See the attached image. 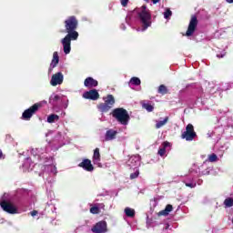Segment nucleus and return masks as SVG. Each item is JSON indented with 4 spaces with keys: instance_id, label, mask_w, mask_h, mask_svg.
Masks as SVG:
<instances>
[{
    "instance_id": "8",
    "label": "nucleus",
    "mask_w": 233,
    "mask_h": 233,
    "mask_svg": "<svg viewBox=\"0 0 233 233\" xmlns=\"http://www.w3.org/2000/svg\"><path fill=\"white\" fill-rule=\"evenodd\" d=\"M91 232L93 233H106L108 232V226L106 221L102 220L98 221L96 225L91 228Z\"/></svg>"
},
{
    "instance_id": "23",
    "label": "nucleus",
    "mask_w": 233,
    "mask_h": 233,
    "mask_svg": "<svg viewBox=\"0 0 233 233\" xmlns=\"http://www.w3.org/2000/svg\"><path fill=\"white\" fill-rule=\"evenodd\" d=\"M224 205L226 208H230V207H233V198H228L224 200Z\"/></svg>"
},
{
    "instance_id": "19",
    "label": "nucleus",
    "mask_w": 233,
    "mask_h": 233,
    "mask_svg": "<svg viewBox=\"0 0 233 233\" xmlns=\"http://www.w3.org/2000/svg\"><path fill=\"white\" fill-rule=\"evenodd\" d=\"M125 214L127 218H135L136 217V210L131 208H125Z\"/></svg>"
},
{
    "instance_id": "2",
    "label": "nucleus",
    "mask_w": 233,
    "mask_h": 233,
    "mask_svg": "<svg viewBox=\"0 0 233 233\" xmlns=\"http://www.w3.org/2000/svg\"><path fill=\"white\" fill-rule=\"evenodd\" d=\"M137 15L142 25V32H145L152 26V14H150V10L147 9L146 5L140 7V11L137 13Z\"/></svg>"
},
{
    "instance_id": "1",
    "label": "nucleus",
    "mask_w": 233,
    "mask_h": 233,
    "mask_svg": "<svg viewBox=\"0 0 233 233\" xmlns=\"http://www.w3.org/2000/svg\"><path fill=\"white\" fill-rule=\"evenodd\" d=\"M65 32L67 34L61 41L64 46V54L68 55L72 50V41H77L79 37V33L76 31L77 26H79V21L75 15L67 17L64 21Z\"/></svg>"
},
{
    "instance_id": "11",
    "label": "nucleus",
    "mask_w": 233,
    "mask_h": 233,
    "mask_svg": "<svg viewBox=\"0 0 233 233\" xmlns=\"http://www.w3.org/2000/svg\"><path fill=\"white\" fill-rule=\"evenodd\" d=\"M63 73L58 72L52 76L50 85L52 86H57V85H63Z\"/></svg>"
},
{
    "instance_id": "13",
    "label": "nucleus",
    "mask_w": 233,
    "mask_h": 233,
    "mask_svg": "<svg viewBox=\"0 0 233 233\" xmlns=\"http://www.w3.org/2000/svg\"><path fill=\"white\" fill-rule=\"evenodd\" d=\"M97 85H99V83L92 76L86 77L84 81V86H86V88H96Z\"/></svg>"
},
{
    "instance_id": "26",
    "label": "nucleus",
    "mask_w": 233,
    "mask_h": 233,
    "mask_svg": "<svg viewBox=\"0 0 233 233\" xmlns=\"http://www.w3.org/2000/svg\"><path fill=\"white\" fill-rule=\"evenodd\" d=\"M208 161H210V163H214V162L218 161V155L214 154V153L209 155Z\"/></svg>"
},
{
    "instance_id": "9",
    "label": "nucleus",
    "mask_w": 233,
    "mask_h": 233,
    "mask_svg": "<svg viewBox=\"0 0 233 233\" xmlns=\"http://www.w3.org/2000/svg\"><path fill=\"white\" fill-rule=\"evenodd\" d=\"M196 28H198V16L192 15L189 21V25L187 26V30L186 32L187 37H190V35H194V32H196Z\"/></svg>"
},
{
    "instance_id": "5",
    "label": "nucleus",
    "mask_w": 233,
    "mask_h": 233,
    "mask_svg": "<svg viewBox=\"0 0 233 233\" xmlns=\"http://www.w3.org/2000/svg\"><path fill=\"white\" fill-rule=\"evenodd\" d=\"M42 106L43 104L41 103L34 104L23 112L22 119H24L25 121H30V119H32V116H35V114H37V112H39V108H42Z\"/></svg>"
},
{
    "instance_id": "10",
    "label": "nucleus",
    "mask_w": 233,
    "mask_h": 233,
    "mask_svg": "<svg viewBox=\"0 0 233 233\" xmlns=\"http://www.w3.org/2000/svg\"><path fill=\"white\" fill-rule=\"evenodd\" d=\"M82 97L84 99H90L91 101H97L99 99V92H97V89H91L89 91H86Z\"/></svg>"
},
{
    "instance_id": "18",
    "label": "nucleus",
    "mask_w": 233,
    "mask_h": 233,
    "mask_svg": "<svg viewBox=\"0 0 233 233\" xmlns=\"http://www.w3.org/2000/svg\"><path fill=\"white\" fill-rule=\"evenodd\" d=\"M99 161H101V153H99V147H96L94 150L93 162L96 164L99 163Z\"/></svg>"
},
{
    "instance_id": "4",
    "label": "nucleus",
    "mask_w": 233,
    "mask_h": 233,
    "mask_svg": "<svg viewBox=\"0 0 233 233\" xmlns=\"http://www.w3.org/2000/svg\"><path fill=\"white\" fill-rule=\"evenodd\" d=\"M105 103H100L97 106V108L100 112L106 113L116 105V98L113 95H107L106 97H104Z\"/></svg>"
},
{
    "instance_id": "37",
    "label": "nucleus",
    "mask_w": 233,
    "mask_h": 233,
    "mask_svg": "<svg viewBox=\"0 0 233 233\" xmlns=\"http://www.w3.org/2000/svg\"><path fill=\"white\" fill-rule=\"evenodd\" d=\"M227 1V3H229V5H232V3H233V0H226Z\"/></svg>"
},
{
    "instance_id": "14",
    "label": "nucleus",
    "mask_w": 233,
    "mask_h": 233,
    "mask_svg": "<svg viewBox=\"0 0 233 233\" xmlns=\"http://www.w3.org/2000/svg\"><path fill=\"white\" fill-rule=\"evenodd\" d=\"M116 136H117V131L109 129L106 132L104 141H112L113 139H116Z\"/></svg>"
},
{
    "instance_id": "30",
    "label": "nucleus",
    "mask_w": 233,
    "mask_h": 233,
    "mask_svg": "<svg viewBox=\"0 0 233 233\" xmlns=\"http://www.w3.org/2000/svg\"><path fill=\"white\" fill-rule=\"evenodd\" d=\"M185 185L189 188H196V187H198V184L196 182H191V183L185 182Z\"/></svg>"
},
{
    "instance_id": "29",
    "label": "nucleus",
    "mask_w": 233,
    "mask_h": 233,
    "mask_svg": "<svg viewBox=\"0 0 233 233\" xmlns=\"http://www.w3.org/2000/svg\"><path fill=\"white\" fill-rule=\"evenodd\" d=\"M139 177V169H137L135 173L130 174V179H136Z\"/></svg>"
},
{
    "instance_id": "27",
    "label": "nucleus",
    "mask_w": 233,
    "mask_h": 233,
    "mask_svg": "<svg viewBox=\"0 0 233 233\" xmlns=\"http://www.w3.org/2000/svg\"><path fill=\"white\" fill-rule=\"evenodd\" d=\"M99 212H101V210L99 209V207L95 206L90 208L91 214H99Z\"/></svg>"
},
{
    "instance_id": "16",
    "label": "nucleus",
    "mask_w": 233,
    "mask_h": 233,
    "mask_svg": "<svg viewBox=\"0 0 233 233\" xmlns=\"http://www.w3.org/2000/svg\"><path fill=\"white\" fill-rule=\"evenodd\" d=\"M163 147L158 149V156H160L161 157H163V156H165L167 154V147H170V143L168 141H165L162 144Z\"/></svg>"
},
{
    "instance_id": "15",
    "label": "nucleus",
    "mask_w": 233,
    "mask_h": 233,
    "mask_svg": "<svg viewBox=\"0 0 233 233\" xmlns=\"http://www.w3.org/2000/svg\"><path fill=\"white\" fill-rule=\"evenodd\" d=\"M173 210H174V207L170 204H167L164 210H161L157 213V216L158 217L168 216L170 212H172Z\"/></svg>"
},
{
    "instance_id": "36",
    "label": "nucleus",
    "mask_w": 233,
    "mask_h": 233,
    "mask_svg": "<svg viewBox=\"0 0 233 233\" xmlns=\"http://www.w3.org/2000/svg\"><path fill=\"white\" fill-rule=\"evenodd\" d=\"M159 1H161V0H152V3H153V5H157V3H159Z\"/></svg>"
},
{
    "instance_id": "28",
    "label": "nucleus",
    "mask_w": 233,
    "mask_h": 233,
    "mask_svg": "<svg viewBox=\"0 0 233 233\" xmlns=\"http://www.w3.org/2000/svg\"><path fill=\"white\" fill-rule=\"evenodd\" d=\"M172 15V11L170 9H166V11L164 12V17L165 19H168L169 17H171Z\"/></svg>"
},
{
    "instance_id": "22",
    "label": "nucleus",
    "mask_w": 233,
    "mask_h": 233,
    "mask_svg": "<svg viewBox=\"0 0 233 233\" xmlns=\"http://www.w3.org/2000/svg\"><path fill=\"white\" fill-rule=\"evenodd\" d=\"M167 123H168V116H166L164 118V120L158 121L156 124V128H161L162 127H165V125H167Z\"/></svg>"
},
{
    "instance_id": "25",
    "label": "nucleus",
    "mask_w": 233,
    "mask_h": 233,
    "mask_svg": "<svg viewBox=\"0 0 233 233\" xmlns=\"http://www.w3.org/2000/svg\"><path fill=\"white\" fill-rule=\"evenodd\" d=\"M142 107L145 108L148 112H154V106H152V105H150L148 103L143 104Z\"/></svg>"
},
{
    "instance_id": "24",
    "label": "nucleus",
    "mask_w": 233,
    "mask_h": 233,
    "mask_svg": "<svg viewBox=\"0 0 233 233\" xmlns=\"http://www.w3.org/2000/svg\"><path fill=\"white\" fill-rule=\"evenodd\" d=\"M130 83L131 85H135V86H139V85H141V79H139L138 77L133 76L130 79Z\"/></svg>"
},
{
    "instance_id": "3",
    "label": "nucleus",
    "mask_w": 233,
    "mask_h": 233,
    "mask_svg": "<svg viewBox=\"0 0 233 233\" xmlns=\"http://www.w3.org/2000/svg\"><path fill=\"white\" fill-rule=\"evenodd\" d=\"M111 114L112 116L115 117L118 123H120V125H128V122L130 121V115H128V111H127V109L117 107L115 108Z\"/></svg>"
},
{
    "instance_id": "6",
    "label": "nucleus",
    "mask_w": 233,
    "mask_h": 233,
    "mask_svg": "<svg viewBox=\"0 0 233 233\" xmlns=\"http://www.w3.org/2000/svg\"><path fill=\"white\" fill-rule=\"evenodd\" d=\"M197 137L198 134L194 130V126L192 124H187L186 127V131H184L181 135L182 139H186V141H194Z\"/></svg>"
},
{
    "instance_id": "33",
    "label": "nucleus",
    "mask_w": 233,
    "mask_h": 233,
    "mask_svg": "<svg viewBox=\"0 0 233 233\" xmlns=\"http://www.w3.org/2000/svg\"><path fill=\"white\" fill-rule=\"evenodd\" d=\"M217 57H218V59H222V57H225V53H224V54H218V55H217Z\"/></svg>"
},
{
    "instance_id": "17",
    "label": "nucleus",
    "mask_w": 233,
    "mask_h": 233,
    "mask_svg": "<svg viewBox=\"0 0 233 233\" xmlns=\"http://www.w3.org/2000/svg\"><path fill=\"white\" fill-rule=\"evenodd\" d=\"M57 65H59V54L57 53V51H55L53 53V59L51 62V66H52V68H56V66H57Z\"/></svg>"
},
{
    "instance_id": "7",
    "label": "nucleus",
    "mask_w": 233,
    "mask_h": 233,
    "mask_svg": "<svg viewBox=\"0 0 233 233\" xmlns=\"http://www.w3.org/2000/svg\"><path fill=\"white\" fill-rule=\"evenodd\" d=\"M0 207L4 210V212H7V214H17V208L10 201H0Z\"/></svg>"
},
{
    "instance_id": "31",
    "label": "nucleus",
    "mask_w": 233,
    "mask_h": 233,
    "mask_svg": "<svg viewBox=\"0 0 233 233\" xmlns=\"http://www.w3.org/2000/svg\"><path fill=\"white\" fill-rule=\"evenodd\" d=\"M122 6H128V0H120Z\"/></svg>"
},
{
    "instance_id": "35",
    "label": "nucleus",
    "mask_w": 233,
    "mask_h": 233,
    "mask_svg": "<svg viewBox=\"0 0 233 233\" xmlns=\"http://www.w3.org/2000/svg\"><path fill=\"white\" fill-rule=\"evenodd\" d=\"M0 159H5V155L3 154V150L0 149Z\"/></svg>"
},
{
    "instance_id": "34",
    "label": "nucleus",
    "mask_w": 233,
    "mask_h": 233,
    "mask_svg": "<svg viewBox=\"0 0 233 233\" xmlns=\"http://www.w3.org/2000/svg\"><path fill=\"white\" fill-rule=\"evenodd\" d=\"M30 214L34 218V216H37V210H33Z\"/></svg>"
},
{
    "instance_id": "20",
    "label": "nucleus",
    "mask_w": 233,
    "mask_h": 233,
    "mask_svg": "<svg viewBox=\"0 0 233 233\" xmlns=\"http://www.w3.org/2000/svg\"><path fill=\"white\" fill-rule=\"evenodd\" d=\"M157 93L161 94V96H166V94H168V87L165 85H160L158 86Z\"/></svg>"
},
{
    "instance_id": "21",
    "label": "nucleus",
    "mask_w": 233,
    "mask_h": 233,
    "mask_svg": "<svg viewBox=\"0 0 233 233\" xmlns=\"http://www.w3.org/2000/svg\"><path fill=\"white\" fill-rule=\"evenodd\" d=\"M56 121H59V116L51 114L47 116V123H56Z\"/></svg>"
},
{
    "instance_id": "12",
    "label": "nucleus",
    "mask_w": 233,
    "mask_h": 233,
    "mask_svg": "<svg viewBox=\"0 0 233 233\" xmlns=\"http://www.w3.org/2000/svg\"><path fill=\"white\" fill-rule=\"evenodd\" d=\"M78 167H80V168H83L84 170H86V172L94 171V166L92 165V161L88 158H85L80 164H78Z\"/></svg>"
},
{
    "instance_id": "32",
    "label": "nucleus",
    "mask_w": 233,
    "mask_h": 233,
    "mask_svg": "<svg viewBox=\"0 0 233 233\" xmlns=\"http://www.w3.org/2000/svg\"><path fill=\"white\" fill-rule=\"evenodd\" d=\"M59 99H61V96H59V95H56V96L53 97V101H59Z\"/></svg>"
},
{
    "instance_id": "38",
    "label": "nucleus",
    "mask_w": 233,
    "mask_h": 233,
    "mask_svg": "<svg viewBox=\"0 0 233 233\" xmlns=\"http://www.w3.org/2000/svg\"><path fill=\"white\" fill-rule=\"evenodd\" d=\"M147 2H148V0H146Z\"/></svg>"
}]
</instances>
